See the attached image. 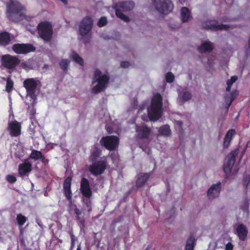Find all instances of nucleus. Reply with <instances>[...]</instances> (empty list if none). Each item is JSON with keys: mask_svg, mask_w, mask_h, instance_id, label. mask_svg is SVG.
<instances>
[{"mask_svg": "<svg viewBox=\"0 0 250 250\" xmlns=\"http://www.w3.org/2000/svg\"><path fill=\"white\" fill-rule=\"evenodd\" d=\"M24 10V8L20 2L10 0L7 5V17L10 21L18 22L25 18Z\"/></svg>", "mask_w": 250, "mask_h": 250, "instance_id": "obj_1", "label": "nucleus"}, {"mask_svg": "<svg viewBox=\"0 0 250 250\" xmlns=\"http://www.w3.org/2000/svg\"><path fill=\"white\" fill-rule=\"evenodd\" d=\"M162 98L161 95L157 93L152 99L150 107L147 109L148 116L151 121H156L161 117Z\"/></svg>", "mask_w": 250, "mask_h": 250, "instance_id": "obj_2", "label": "nucleus"}, {"mask_svg": "<svg viewBox=\"0 0 250 250\" xmlns=\"http://www.w3.org/2000/svg\"><path fill=\"white\" fill-rule=\"evenodd\" d=\"M21 60L18 56L10 54L2 55L0 57L1 66L8 70V72L11 74L19 65Z\"/></svg>", "mask_w": 250, "mask_h": 250, "instance_id": "obj_3", "label": "nucleus"}, {"mask_svg": "<svg viewBox=\"0 0 250 250\" xmlns=\"http://www.w3.org/2000/svg\"><path fill=\"white\" fill-rule=\"evenodd\" d=\"M38 34L45 42L51 41L53 36V29L51 24L48 21L40 22L37 26Z\"/></svg>", "mask_w": 250, "mask_h": 250, "instance_id": "obj_4", "label": "nucleus"}, {"mask_svg": "<svg viewBox=\"0 0 250 250\" xmlns=\"http://www.w3.org/2000/svg\"><path fill=\"white\" fill-rule=\"evenodd\" d=\"M80 191L82 195L85 198L83 199V202L88 208V211H91V202L90 198L92 196V191L90 187L88 180L85 178H83L80 184Z\"/></svg>", "mask_w": 250, "mask_h": 250, "instance_id": "obj_5", "label": "nucleus"}, {"mask_svg": "<svg viewBox=\"0 0 250 250\" xmlns=\"http://www.w3.org/2000/svg\"><path fill=\"white\" fill-rule=\"evenodd\" d=\"M109 77L106 74H102L99 70H95V93L104 90L108 83Z\"/></svg>", "mask_w": 250, "mask_h": 250, "instance_id": "obj_6", "label": "nucleus"}, {"mask_svg": "<svg viewBox=\"0 0 250 250\" xmlns=\"http://www.w3.org/2000/svg\"><path fill=\"white\" fill-rule=\"evenodd\" d=\"M101 155V151L95 150V175L103 173L107 167V162L106 157H98Z\"/></svg>", "mask_w": 250, "mask_h": 250, "instance_id": "obj_7", "label": "nucleus"}, {"mask_svg": "<svg viewBox=\"0 0 250 250\" xmlns=\"http://www.w3.org/2000/svg\"><path fill=\"white\" fill-rule=\"evenodd\" d=\"M155 6L159 13L167 14L171 12L173 5L170 0H155Z\"/></svg>", "mask_w": 250, "mask_h": 250, "instance_id": "obj_8", "label": "nucleus"}, {"mask_svg": "<svg viewBox=\"0 0 250 250\" xmlns=\"http://www.w3.org/2000/svg\"><path fill=\"white\" fill-rule=\"evenodd\" d=\"M101 146L107 149L112 151L115 150L119 145V138L114 135L103 137L100 140Z\"/></svg>", "mask_w": 250, "mask_h": 250, "instance_id": "obj_9", "label": "nucleus"}, {"mask_svg": "<svg viewBox=\"0 0 250 250\" xmlns=\"http://www.w3.org/2000/svg\"><path fill=\"white\" fill-rule=\"evenodd\" d=\"M23 85L26 89L27 95L33 100H36L35 92L38 85L37 81L34 78L26 79L24 81Z\"/></svg>", "mask_w": 250, "mask_h": 250, "instance_id": "obj_10", "label": "nucleus"}, {"mask_svg": "<svg viewBox=\"0 0 250 250\" xmlns=\"http://www.w3.org/2000/svg\"><path fill=\"white\" fill-rule=\"evenodd\" d=\"M13 51L17 54H26L35 51L36 47L30 43H15L12 46Z\"/></svg>", "mask_w": 250, "mask_h": 250, "instance_id": "obj_11", "label": "nucleus"}, {"mask_svg": "<svg viewBox=\"0 0 250 250\" xmlns=\"http://www.w3.org/2000/svg\"><path fill=\"white\" fill-rule=\"evenodd\" d=\"M93 25V20L89 17L83 18L79 24V32L82 37L88 34Z\"/></svg>", "mask_w": 250, "mask_h": 250, "instance_id": "obj_12", "label": "nucleus"}, {"mask_svg": "<svg viewBox=\"0 0 250 250\" xmlns=\"http://www.w3.org/2000/svg\"><path fill=\"white\" fill-rule=\"evenodd\" d=\"M9 135L12 137H18L21 133V123L17 120L9 122L7 128Z\"/></svg>", "mask_w": 250, "mask_h": 250, "instance_id": "obj_13", "label": "nucleus"}, {"mask_svg": "<svg viewBox=\"0 0 250 250\" xmlns=\"http://www.w3.org/2000/svg\"><path fill=\"white\" fill-rule=\"evenodd\" d=\"M238 154L237 150L231 152L226 157L224 165V170L226 174L231 172V168L235 162V158Z\"/></svg>", "mask_w": 250, "mask_h": 250, "instance_id": "obj_14", "label": "nucleus"}, {"mask_svg": "<svg viewBox=\"0 0 250 250\" xmlns=\"http://www.w3.org/2000/svg\"><path fill=\"white\" fill-rule=\"evenodd\" d=\"M203 27L212 30H227L229 28H233V26L227 24H219L216 21H208L203 23Z\"/></svg>", "mask_w": 250, "mask_h": 250, "instance_id": "obj_15", "label": "nucleus"}, {"mask_svg": "<svg viewBox=\"0 0 250 250\" xmlns=\"http://www.w3.org/2000/svg\"><path fill=\"white\" fill-rule=\"evenodd\" d=\"M32 170V164L29 158L24 160L23 163L20 164L18 167V174L21 177L27 176Z\"/></svg>", "mask_w": 250, "mask_h": 250, "instance_id": "obj_16", "label": "nucleus"}, {"mask_svg": "<svg viewBox=\"0 0 250 250\" xmlns=\"http://www.w3.org/2000/svg\"><path fill=\"white\" fill-rule=\"evenodd\" d=\"M72 178L71 177H66L63 184V193L67 200L70 202L71 205L72 203V193L71 190Z\"/></svg>", "mask_w": 250, "mask_h": 250, "instance_id": "obj_17", "label": "nucleus"}, {"mask_svg": "<svg viewBox=\"0 0 250 250\" xmlns=\"http://www.w3.org/2000/svg\"><path fill=\"white\" fill-rule=\"evenodd\" d=\"M151 129L146 125H136V137L139 139L147 138L151 132Z\"/></svg>", "mask_w": 250, "mask_h": 250, "instance_id": "obj_18", "label": "nucleus"}, {"mask_svg": "<svg viewBox=\"0 0 250 250\" xmlns=\"http://www.w3.org/2000/svg\"><path fill=\"white\" fill-rule=\"evenodd\" d=\"M113 7L114 9L127 12L132 10L134 7V3L132 1H122L115 4Z\"/></svg>", "mask_w": 250, "mask_h": 250, "instance_id": "obj_19", "label": "nucleus"}, {"mask_svg": "<svg viewBox=\"0 0 250 250\" xmlns=\"http://www.w3.org/2000/svg\"><path fill=\"white\" fill-rule=\"evenodd\" d=\"M221 183L220 182L212 185L207 192V195L209 199H213L218 197L220 192Z\"/></svg>", "mask_w": 250, "mask_h": 250, "instance_id": "obj_20", "label": "nucleus"}, {"mask_svg": "<svg viewBox=\"0 0 250 250\" xmlns=\"http://www.w3.org/2000/svg\"><path fill=\"white\" fill-rule=\"evenodd\" d=\"M236 232L239 239L245 241L247 237L248 230L244 225L240 224L236 228Z\"/></svg>", "mask_w": 250, "mask_h": 250, "instance_id": "obj_21", "label": "nucleus"}, {"mask_svg": "<svg viewBox=\"0 0 250 250\" xmlns=\"http://www.w3.org/2000/svg\"><path fill=\"white\" fill-rule=\"evenodd\" d=\"M11 41L10 34L6 31L0 32V45H8Z\"/></svg>", "mask_w": 250, "mask_h": 250, "instance_id": "obj_22", "label": "nucleus"}, {"mask_svg": "<svg viewBox=\"0 0 250 250\" xmlns=\"http://www.w3.org/2000/svg\"><path fill=\"white\" fill-rule=\"evenodd\" d=\"M181 19L182 21L183 22H188L190 21L192 17L191 16L190 13L187 7H183L181 10Z\"/></svg>", "mask_w": 250, "mask_h": 250, "instance_id": "obj_23", "label": "nucleus"}, {"mask_svg": "<svg viewBox=\"0 0 250 250\" xmlns=\"http://www.w3.org/2000/svg\"><path fill=\"white\" fill-rule=\"evenodd\" d=\"M149 177V174L148 173H143L138 175V179L136 181V185L138 187H142Z\"/></svg>", "mask_w": 250, "mask_h": 250, "instance_id": "obj_24", "label": "nucleus"}, {"mask_svg": "<svg viewBox=\"0 0 250 250\" xmlns=\"http://www.w3.org/2000/svg\"><path fill=\"white\" fill-rule=\"evenodd\" d=\"M235 133V131L234 129H230L228 131L224 139V146L225 148H227L229 146L232 137Z\"/></svg>", "mask_w": 250, "mask_h": 250, "instance_id": "obj_25", "label": "nucleus"}, {"mask_svg": "<svg viewBox=\"0 0 250 250\" xmlns=\"http://www.w3.org/2000/svg\"><path fill=\"white\" fill-rule=\"evenodd\" d=\"M235 133V131L234 129H230L228 131L224 139V146L225 148H227L229 146L232 137Z\"/></svg>", "mask_w": 250, "mask_h": 250, "instance_id": "obj_26", "label": "nucleus"}, {"mask_svg": "<svg viewBox=\"0 0 250 250\" xmlns=\"http://www.w3.org/2000/svg\"><path fill=\"white\" fill-rule=\"evenodd\" d=\"M213 49V45L210 42H205L198 47V50L200 52H210Z\"/></svg>", "mask_w": 250, "mask_h": 250, "instance_id": "obj_27", "label": "nucleus"}, {"mask_svg": "<svg viewBox=\"0 0 250 250\" xmlns=\"http://www.w3.org/2000/svg\"><path fill=\"white\" fill-rule=\"evenodd\" d=\"M196 240L193 236H190L187 241L185 250H193Z\"/></svg>", "mask_w": 250, "mask_h": 250, "instance_id": "obj_28", "label": "nucleus"}, {"mask_svg": "<svg viewBox=\"0 0 250 250\" xmlns=\"http://www.w3.org/2000/svg\"><path fill=\"white\" fill-rule=\"evenodd\" d=\"M42 155V153L41 151L32 149L28 158H29V160L31 159L36 161L40 159Z\"/></svg>", "mask_w": 250, "mask_h": 250, "instance_id": "obj_29", "label": "nucleus"}, {"mask_svg": "<svg viewBox=\"0 0 250 250\" xmlns=\"http://www.w3.org/2000/svg\"><path fill=\"white\" fill-rule=\"evenodd\" d=\"M71 58L77 63L79 64L81 66H83V60L82 59V58L77 53L75 52H73L71 55Z\"/></svg>", "mask_w": 250, "mask_h": 250, "instance_id": "obj_30", "label": "nucleus"}, {"mask_svg": "<svg viewBox=\"0 0 250 250\" xmlns=\"http://www.w3.org/2000/svg\"><path fill=\"white\" fill-rule=\"evenodd\" d=\"M14 82L11 79V76H9L6 79L5 90L8 93H10L13 89Z\"/></svg>", "mask_w": 250, "mask_h": 250, "instance_id": "obj_31", "label": "nucleus"}, {"mask_svg": "<svg viewBox=\"0 0 250 250\" xmlns=\"http://www.w3.org/2000/svg\"><path fill=\"white\" fill-rule=\"evenodd\" d=\"M69 62L70 61L67 59H63L60 62V66L63 72H67Z\"/></svg>", "mask_w": 250, "mask_h": 250, "instance_id": "obj_32", "label": "nucleus"}, {"mask_svg": "<svg viewBox=\"0 0 250 250\" xmlns=\"http://www.w3.org/2000/svg\"><path fill=\"white\" fill-rule=\"evenodd\" d=\"M115 10L116 15L118 18H119L120 19H121V20H122L123 21H124L126 22H128L130 21V19L127 16L125 15V14H124L122 13V11L119 10L118 8V10H117V9H115Z\"/></svg>", "mask_w": 250, "mask_h": 250, "instance_id": "obj_33", "label": "nucleus"}, {"mask_svg": "<svg viewBox=\"0 0 250 250\" xmlns=\"http://www.w3.org/2000/svg\"><path fill=\"white\" fill-rule=\"evenodd\" d=\"M16 220L19 226H22L27 221V218L21 214H18L17 215Z\"/></svg>", "mask_w": 250, "mask_h": 250, "instance_id": "obj_34", "label": "nucleus"}, {"mask_svg": "<svg viewBox=\"0 0 250 250\" xmlns=\"http://www.w3.org/2000/svg\"><path fill=\"white\" fill-rule=\"evenodd\" d=\"M159 131L161 134L166 136H168L170 134L169 126L167 125H165L161 127Z\"/></svg>", "mask_w": 250, "mask_h": 250, "instance_id": "obj_35", "label": "nucleus"}, {"mask_svg": "<svg viewBox=\"0 0 250 250\" xmlns=\"http://www.w3.org/2000/svg\"><path fill=\"white\" fill-rule=\"evenodd\" d=\"M82 211L80 209L76 208L75 209V213L76 214V218L82 225L84 223V219L83 217H81L80 215L82 214Z\"/></svg>", "mask_w": 250, "mask_h": 250, "instance_id": "obj_36", "label": "nucleus"}, {"mask_svg": "<svg viewBox=\"0 0 250 250\" xmlns=\"http://www.w3.org/2000/svg\"><path fill=\"white\" fill-rule=\"evenodd\" d=\"M238 77L236 76H233L231 77V79L228 80L227 82V87H226V91H229L231 89V85L235 82V81L237 80Z\"/></svg>", "mask_w": 250, "mask_h": 250, "instance_id": "obj_37", "label": "nucleus"}, {"mask_svg": "<svg viewBox=\"0 0 250 250\" xmlns=\"http://www.w3.org/2000/svg\"><path fill=\"white\" fill-rule=\"evenodd\" d=\"M234 97L233 96V94L232 93L230 94V96H227L225 98V102L227 106L226 107L227 109H228L229 106H230L232 102L234 100Z\"/></svg>", "mask_w": 250, "mask_h": 250, "instance_id": "obj_38", "label": "nucleus"}, {"mask_svg": "<svg viewBox=\"0 0 250 250\" xmlns=\"http://www.w3.org/2000/svg\"><path fill=\"white\" fill-rule=\"evenodd\" d=\"M6 180L9 183L13 184L16 182L17 178L13 175L8 174L6 177Z\"/></svg>", "mask_w": 250, "mask_h": 250, "instance_id": "obj_39", "label": "nucleus"}, {"mask_svg": "<svg viewBox=\"0 0 250 250\" xmlns=\"http://www.w3.org/2000/svg\"><path fill=\"white\" fill-rule=\"evenodd\" d=\"M90 160L92 164L90 166L89 170L92 174L94 175V151L91 152Z\"/></svg>", "mask_w": 250, "mask_h": 250, "instance_id": "obj_40", "label": "nucleus"}, {"mask_svg": "<svg viewBox=\"0 0 250 250\" xmlns=\"http://www.w3.org/2000/svg\"><path fill=\"white\" fill-rule=\"evenodd\" d=\"M107 23V19L105 17H102L98 21L97 25L99 27H102Z\"/></svg>", "mask_w": 250, "mask_h": 250, "instance_id": "obj_41", "label": "nucleus"}, {"mask_svg": "<svg viewBox=\"0 0 250 250\" xmlns=\"http://www.w3.org/2000/svg\"><path fill=\"white\" fill-rule=\"evenodd\" d=\"M182 98L185 101H188L191 99V94L189 92L185 91L183 93Z\"/></svg>", "mask_w": 250, "mask_h": 250, "instance_id": "obj_42", "label": "nucleus"}, {"mask_svg": "<svg viewBox=\"0 0 250 250\" xmlns=\"http://www.w3.org/2000/svg\"><path fill=\"white\" fill-rule=\"evenodd\" d=\"M174 78V76L171 72L167 73L166 75V81L168 83H172Z\"/></svg>", "mask_w": 250, "mask_h": 250, "instance_id": "obj_43", "label": "nucleus"}, {"mask_svg": "<svg viewBox=\"0 0 250 250\" xmlns=\"http://www.w3.org/2000/svg\"><path fill=\"white\" fill-rule=\"evenodd\" d=\"M249 204L248 201H245L244 202L242 205L241 206V208L246 212H248L249 209Z\"/></svg>", "mask_w": 250, "mask_h": 250, "instance_id": "obj_44", "label": "nucleus"}, {"mask_svg": "<svg viewBox=\"0 0 250 250\" xmlns=\"http://www.w3.org/2000/svg\"><path fill=\"white\" fill-rule=\"evenodd\" d=\"M175 123L176 128L178 129L179 131H182L183 122L181 121H176Z\"/></svg>", "mask_w": 250, "mask_h": 250, "instance_id": "obj_45", "label": "nucleus"}, {"mask_svg": "<svg viewBox=\"0 0 250 250\" xmlns=\"http://www.w3.org/2000/svg\"><path fill=\"white\" fill-rule=\"evenodd\" d=\"M70 237H71V247H73L75 245V242L76 241L77 239L75 236L74 235L73 233H70Z\"/></svg>", "mask_w": 250, "mask_h": 250, "instance_id": "obj_46", "label": "nucleus"}, {"mask_svg": "<svg viewBox=\"0 0 250 250\" xmlns=\"http://www.w3.org/2000/svg\"><path fill=\"white\" fill-rule=\"evenodd\" d=\"M41 162L44 164V165H46L49 162V160L47 159H46L45 157V156L42 154V157L40 158Z\"/></svg>", "mask_w": 250, "mask_h": 250, "instance_id": "obj_47", "label": "nucleus"}, {"mask_svg": "<svg viewBox=\"0 0 250 250\" xmlns=\"http://www.w3.org/2000/svg\"><path fill=\"white\" fill-rule=\"evenodd\" d=\"M233 248V246L232 244L229 242L226 244L225 246V250H232Z\"/></svg>", "mask_w": 250, "mask_h": 250, "instance_id": "obj_48", "label": "nucleus"}, {"mask_svg": "<svg viewBox=\"0 0 250 250\" xmlns=\"http://www.w3.org/2000/svg\"><path fill=\"white\" fill-rule=\"evenodd\" d=\"M130 65L128 62H121V66L123 68H127Z\"/></svg>", "mask_w": 250, "mask_h": 250, "instance_id": "obj_49", "label": "nucleus"}, {"mask_svg": "<svg viewBox=\"0 0 250 250\" xmlns=\"http://www.w3.org/2000/svg\"><path fill=\"white\" fill-rule=\"evenodd\" d=\"M64 4H66L67 3V0H61Z\"/></svg>", "mask_w": 250, "mask_h": 250, "instance_id": "obj_50", "label": "nucleus"}, {"mask_svg": "<svg viewBox=\"0 0 250 250\" xmlns=\"http://www.w3.org/2000/svg\"><path fill=\"white\" fill-rule=\"evenodd\" d=\"M91 93L94 92V87L91 88Z\"/></svg>", "mask_w": 250, "mask_h": 250, "instance_id": "obj_51", "label": "nucleus"}, {"mask_svg": "<svg viewBox=\"0 0 250 250\" xmlns=\"http://www.w3.org/2000/svg\"><path fill=\"white\" fill-rule=\"evenodd\" d=\"M91 83H92V84H93V83H94V78H93L92 79V80Z\"/></svg>", "mask_w": 250, "mask_h": 250, "instance_id": "obj_52", "label": "nucleus"}, {"mask_svg": "<svg viewBox=\"0 0 250 250\" xmlns=\"http://www.w3.org/2000/svg\"><path fill=\"white\" fill-rule=\"evenodd\" d=\"M81 250V249H80V247H78V248L77 249V250Z\"/></svg>", "mask_w": 250, "mask_h": 250, "instance_id": "obj_53", "label": "nucleus"}]
</instances>
